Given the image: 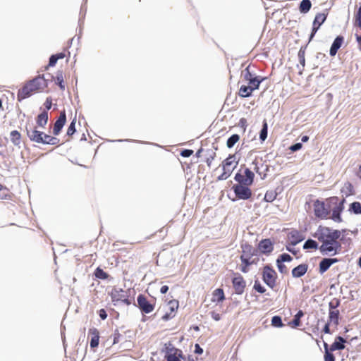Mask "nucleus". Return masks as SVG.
Instances as JSON below:
<instances>
[{"instance_id": "bf43d9fd", "label": "nucleus", "mask_w": 361, "mask_h": 361, "mask_svg": "<svg viewBox=\"0 0 361 361\" xmlns=\"http://www.w3.org/2000/svg\"><path fill=\"white\" fill-rule=\"evenodd\" d=\"M121 336V334H119L118 331H116L114 334V340L113 343L116 344L119 342V338Z\"/></svg>"}, {"instance_id": "58836bf2", "label": "nucleus", "mask_w": 361, "mask_h": 361, "mask_svg": "<svg viewBox=\"0 0 361 361\" xmlns=\"http://www.w3.org/2000/svg\"><path fill=\"white\" fill-rule=\"evenodd\" d=\"M268 125L266 120L263 121L262 128L260 131L259 138L262 141H264L267 137Z\"/></svg>"}, {"instance_id": "5fc2aeb1", "label": "nucleus", "mask_w": 361, "mask_h": 361, "mask_svg": "<svg viewBox=\"0 0 361 361\" xmlns=\"http://www.w3.org/2000/svg\"><path fill=\"white\" fill-rule=\"evenodd\" d=\"M56 56L54 55H51L49 58V65L48 66H54L56 63L58 59L56 58Z\"/></svg>"}, {"instance_id": "9d476101", "label": "nucleus", "mask_w": 361, "mask_h": 361, "mask_svg": "<svg viewBox=\"0 0 361 361\" xmlns=\"http://www.w3.org/2000/svg\"><path fill=\"white\" fill-rule=\"evenodd\" d=\"M137 301L138 307L145 314L152 312L155 307V302H150L147 297L142 294L137 296Z\"/></svg>"}, {"instance_id": "4468645a", "label": "nucleus", "mask_w": 361, "mask_h": 361, "mask_svg": "<svg viewBox=\"0 0 361 361\" xmlns=\"http://www.w3.org/2000/svg\"><path fill=\"white\" fill-rule=\"evenodd\" d=\"M66 122V114L65 110H63L60 112L59 117L57 118L56 122L54 123L53 128V134L56 136L59 135L61 133L63 127L64 126Z\"/></svg>"}, {"instance_id": "c03bdc74", "label": "nucleus", "mask_w": 361, "mask_h": 361, "mask_svg": "<svg viewBox=\"0 0 361 361\" xmlns=\"http://www.w3.org/2000/svg\"><path fill=\"white\" fill-rule=\"evenodd\" d=\"M75 123H76V118H75L69 125L66 134L68 136L73 135L75 132Z\"/></svg>"}, {"instance_id": "774afa93", "label": "nucleus", "mask_w": 361, "mask_h": 361, "mask_svg": "<svg viewBox=\"0 0 361 361\" xmlns=\"http://www.w3.org/2000/svg\"><path fill=\"white\" fill-rule=\"evenodd\" d=\"M213 159H214V157H211L207 159L206 162L209 167L211 166Z\"/></svg>"}, {"instance_id": "6e6d98bb", "label": "nucleus", "mask_w": 361, "mask_h": 361, "mask_svg": "<svg viewBox=\"0 0 361 361\" xmlns=\"http://www.w3.org/2000/svg\"><path fill=\"white\" fill-rule=\"evenodd\" d=\"M239 126L244 130H245L247 126V120L246 118H241L239 121Z\"/></svg>"}, {"instance_id": "c756f323", "label": "nucleus", "mask_w": 361, "mask_h": 361, "mask_svg": "<svg viewBox=\"0 0 361 361\" xmlns=\"http://www.w3.org/2000/svg\"><path fill=\"white\" fill-rule=\"evenodd\" d=\"M54 81L56 85H58L61 90H65V82H64V76L62 71H58L54 78Z\"/></svg>"}, {"instance_id": "39448f33", "label": "nucleus", "mask_w": 361, "mask_h": 361, "mask_svg": "<svg viewBox=\"0 0 361 361\" xmlns=\"http://www.w3.org/2000/svg\"><path fill=\"white\" fill-rule=\"evenodd\" d=\"M238 161H235L234 155H230L224 159L221 164L223 173L217 177L218 180H226L231 175L237 166Z\"/></svg>"}, {"instance_id": "338daca9", "label": "nucleus", "mask_w": 361, "mask_h": 361, "mask_svg": "<svg viewBox=\"0 0 361 361\" xmlns=\"http://www.w3.org/2000/svg\"><path fill=\"white\" fill-rule=\"evenodd\" d=\"M55 56H56V58L58 60L59 59H63L66 56L65 54L62 53V52L61 53H58V54H55Z\"/></svg>"}, {"instance_id": "ea45409f", "label": "nucleus", "mask_w": 361, "mask_h": 361, "mask_svg": "<svg viewBox=\"0 0 361 361\" xmlns=\"http://www.w3.org/2000/svg\"><path fill=\"white\" fill-rule=\"evenodd\" d=\"M350 210L355 214H361V204L359 202H354L350 205Z\"/></svg>"}, {"instance_id": "cd10ccee", "label": "nucleus", "mask_w": 361, "mask_h": 361, "mask_svg": "<svg viewBox=\"0 0 361 361\" xmlns=\"http://www.w3.org/2000/svg\"><path fill=\"white\" fill-rule=\"evenodd\" d=\"M21 138V134L19 131L15 130L10 133V140L15 146L20 147Z\"/></svg>"}, {"instance_id": "6e6552de", "label": "nucleus", "mask_w": 361, "mask_h": 361, "mask_svg": "<svg viewBox=\"0 0 361 361\" xmlns=\"http://www.w3.org/2000/svg\"><path fill=\"white\" fill-rule=\"evenodd\" d=\"M250 185L238 183L233 186L234 193L238 199L248 200L252 196V190L249 188Z\"/></svg>"}, {"instance_id": "473e14b6", "label": "nucleus", "mask_w": 361, "mask_h": 361, "mask_svg": "<svg viewBox=\"0 0 361 361\" xmlns=\"http://www.w3.org/2000/svg\"><path fill=\"white\" fill-rule=\"evenodd\" d=\"M312 7V3L310 0H302L299 6L300 11L302 13H307Z\"/></svg>"}, {"instance_id": "5701e85b", "label": "nucleus", "mask_w": 361, "mask_h": 361, "mask_svg": "<svg viewBox=\"0 0 361 361\" xmlns=\"http://www.w3.org/2000/svg\"><path fill=\"white\" fill-rule=\"evenodd\" d=\"M288 238L292 245H295L303 240L302 234L296 230L290 231Z\"/></svg>"}, {"instance_id": "de8ad7c7", "label": "nucleus", "mask_w": 361, "mask_h": 361, "mask_svg": "<svg viewBox=\"0 0 361 361\" xmlns=\"http://www.w3.org/2000/svg\"><path fill=\"white\" fill-rule=\"evenodd\" d=\"M292 257L286 253H283L281 255L276 261H280V262H290L292 260Z\"/></svg>"}, {"instance_id": "680f3d73", "label": "nucleus", "mask_w": 361, "mask_h": 361, "mask_svg": "<svg viewBox=\"0 0 361 361\" xmlns=\"http://www.w3.org/2000/svg\"><path fill=\"white\" fill-rule=\"evenodd\" d=\"M330 324L331 323L328 322L325 324V326H324V327L323 329V331H322L324 334H331V331H330V328H329Z\"/></svg>"}, {"instance_id": "a19ab883", "label": "nucleus", "mask_w": 361, "mask_h": 361, "mask_svg": "<svg viewBox=\"0 0 361 361\" xmlns=\"http://www.w3.org/2000/svg\"><path fill=\"white\" fill-rule=\"evenodd\" d=\"M94 275L99 279H106L109 277V274L99 267L96 269Z\"/></svg>"}, {"instance_id": "0e129e2a", "label": "nucleus", "mask_w": 361, "mask_h": 361, "mask_svg": "<svg viewBox=\"0 0 361 361\" xmlns=\"http://www.w3.org/2000/svg\"><path fill=\"white\" fill-rule=\"evenodd\" d=\"M195 352L196 353H198V354H202V353L203 350H202V348L200 346V345H199V344H196V345H195Z\"/></svg>"}, {"instance_id": "09e8293b", "label": "nucleus", "mask_w": 361, "mask_h": 361, "mask_svg": "<svg viewBox=\"0 0 361 361\" xmlns=\"http://www.w3.org/2000/svg\"><path fill=\"white\" fill-rule=\"evenodd\" d=\"M255 76H253V75L249 71V68H245V73L243 74V78L245 82L252 80L253 78H255Z\"/></svg>"}, {"instance_id": "8fccbe9b", "label": "nucleus", "mask_w": 361, "mask_h": 361, "mask_svg": "<svg viewBox=\"0 0 361 361\" xmlns=\"http://www.w3.org/2000/svg\"><path fill=\"white\" fill-rule=\"evenodd\" d=\"M298 59H299V61H300V63L302 66H305V51L300 49L299 51H298Z\"/></svg>"}, {"instance_id": "2f4dec72", "label": "nucleus", "mask_w": 361, "mask_h": 361, "mask_svg": "<svg viewBox=\"0 0 361 361\" xmlns=\"http://www.w3.org/2000/svg\"><path fill=\"white\" fill-rule=\"evenodd\" d=\"M13 194L10 190L0 184V200H11Z\"/></svg>"}, {"instance_id": "72a5a7b5", "label": "nucleus", "mask_w": 361, "mask_h": 361, "mask_svg": "<svg viewBox=\"0 0 361 361\" xmlns=\"http://www.w3.org/2000/svg\"><path fill=\"white\" fill-rule=\"evenodd\" d=\"M262 80L263 78H261L260 77L258 76H255V78L247 82V85H248L249 87H252L255 90L259 88V85L262 82Z\"/></svg>"}, {"instance_id": "f8f14e48", "label": "nucleus", "mask_w": 361, "mask_h": 361, "mask_svg": "<svg viewBox=\"0 0 361 361\" xmlns=\"http://www.w3.org/2000/svg\"><path fill=\"white\" fill-rule=\"evenodd\" d=\"M232 283L236 294L241 295L244 293L246 286V282L244 278L240 274H235V277L232 280Z\"/></svg>"}, {"instance_id": "1a4fd4ad", "label": "nucleus", "mask_w": 361, "mask_h": 361, "mask_svg": "<svg viewBox=\"0 0 361 361\" xmlns=\"http://www.w3.org/2000/svg\"><path fill=\"white\" fill-rule=\"evenodd\" d=\"M109 295L112 302H122L126 305L130 303L128 298L127 292L122 288H114Z\"/></svg>"}, {"instance_id": "f03ea898", "label": "nucleus", "mask_w": 361, "mask_h": 361, "mask_svg": "<svg viewBox=\"0 0 361 361\" xmlns=\"http://www.w3.org/2000/svg\"><path fill=\"white\" fill-rule=\"evenodd\" d=\"M343 202L344 200L340 201L336 196L326 199V202L317 200L313 203L314 214L319 219H331L335 222L340 223L342 221Z\"/></svg>"}, {"instance_id": "f257e3e1", "label": "nucleus", "mask_w": 361, "mask_h": 361, "mask_svg": "<svg viewBox=\"0 0 361 361\" xmlns=\"http://www.w3.org/2000/svg\"><path fill=\"white\" fill-rule=\"evenodd\" d=\"M341 232L339 230L319 226L314 236L322 243L319 247L322 255H336L341 250L339 239Z\"/></svg>"}, {"instance_id": "0eeeda50", "label": "nucleus", "mask_w": 361, "mask_h": 361, "mask_svg": "<svg viewBox=\"0 0 361 361\" xmlns=\"http://www.w3.org/2000/svg\"><path fill=\"white\" fill-rule=\"evenodd\" d=\"M255 174L248 168L240 170L235 176V180L238 183H243L245 185H251L254 180Z\"/></svg>"}, {"instance_id": "e433bc0d", "label": "nucleus", "mask_w": 361, "mask_h": 361, "mask_svg": "<svg viewBox=\"0 0 361 361\" xmlns=\"http://www.w3.org/2000/svg\"><path fill=\"white\" fill-rule=\"evenodd\" d=\"M240 140V136L238 134L232 135L226 142V145L228 148H232L236 142Z\"/></svg>"}, {"instance_id": "f704fd0d", "label": "nucleus", "mask_w": 361, "mask_h": 361, "mask_svg": "<svg viewBox=\"0 0 361 361\" xmlns=\"http://www.w3.org/2000/svg\"><path fill=\"white\" fill-rule=\"evenodd\" d=\"M355 23L361 29V6H360L357 14L355 15ZM356 39L357 43L361 44V35H357Z\"/></svg>"}, {"instance_id": "20e7f679", "label": "nucleus", "mask_w": 361, "mask_h": 361, "mask_svg": "<svg viewBox=\"0 0 361 361\" xmlns=\"http://www.w3.org/2000/svg\"><path fill=\"white\" fill-rule=\"evenodd\" d=\"M27 135L32 142L46 145H58L60 140L54 136H51L35 128L32 130H27Z\"/></svg>"}, {"instance_id": "423d86ee", "label": "nucleus", "mask_w": 361, "mask_h": 361, "mask_svg": "<svg viewBox=\"0 0 361 361\" xmlns=\"http://www.w3.org/2000/svg\"><path fill=\"white\" fill-rule=\"evenodd\" d=\"M262 279L269 288L273 289L276 286L277 274L272 267L266 265L262 269Z\"/></svg>"}, {"instance_id": "4be33fe9", "label": "nucleus", "mask_w": 361, "mask_h": 361, "mask_svg": "<svg viewBox=\"0 0 361 361\" xmlns=\"http://www.w3.org/2000/svg\"><path fill=\"white\" fill-rule=\"evenodd\" d=\"M226 299L224 291L222 288H216L212 293V302L221 303Z\"/></svg>"}, {"instance_id": "7c9ffc66", "label": "nucleus", "mask_w": 361, "mask_h": 361, "mask_svg": "<svg viewBox=\"0 0 361 361\" xmlns=\"http://www.w3.org/2000/svg\"><path fill=\"white\" fill-rule=\"evenodd\" d=\"M304 315V313L302 310H299L298 313L295 315L294 319L288 322V326L292 328H297L301 324L300 319Z\"/></svg>"}, {"instance_id": "dca6fc26", "label": "nucleus", "mask_w": 361, "mask_h": 361, "mask_svg": "<svg viewBox=\"0 0 361 361\" xmlns=\"http://www.w3.org/2000/svg\"><path fill=\"white\" fill-rule=\"evenodd\" d=\"M241 248L242 254L240 257L252 258L257 253V250L248 243L241 245Z\"/></svg>"}, {"instance_id": "c9c22d12", "label": "nucleus", "mask_w": 361, "mask_h": 361, "mask_svg": "<svg viewBox=\"0 0 361 361\" xmlns=\"http://www.w3.org/2000/svg\"><path fill=\"white\" fill-rule=\"evenodd\" d=\"M324 348L325 350L324 361H335L334 355L331 353L329 349V345L326 343H324Z\"/></svg>"}, {"instance_id": "052dcab7", "label": "nucleus", "mask_w": 361, "mask_h": 361, "mask_svg": "<svg viewBox=\"0 0 361 361\" xmlns=\"http://www.w3.org/2000/svg\"><path fill=\"white\" fill-rule=\"evenodd\" d=\"M211 316L215 321H219L221 319V314L214 311L211 312Z\"/></svg>"}, {"instance_id": "6ab92c4d", "label": "nucleus", "mask_w": 361, "mask_h": 361, "mask_svg": "<svg viewBox=\"0 0 361 361\" xmlns=\"http://www.w3.org/2000/svg\"><path fill=\"white\" fill-rule=\"evenodd\" d=\"M343 42L344 37L343 36L336 37L330 48L329 54L331 56H334L336 54L338 50L341 47L342 44H343Z\"/></svg>"}, {"instance_id": "603ef678", "label": "nucleus", "mask_w": 361, "mask_h": 361, "mask_svg": "<svg viewBox=\"0 0 361 361\" xmlns=\"http://www.w3.org/2000/svg\"><path fill=\"white\" fill-rule=\"evenodd\" d=\"M193 154L192 149H183L180 152V155L183 157H189Z\"/></svg>"}, {"instance_id": "a878e982", "label": "nucleus", "mask_w": 361, "mask_h": 361, "mask_svg": "<svg viewBox=\"0 0 361 361\" xmlns=\"http://www.w3.org/2000/svg\"><path fill=\"white\" fill-rule=\"evenodd\" d=\"M36 122L39 127L44 128L48 122V112L44 111L39 114L36 118Z\"/></svg>"}, {"instance_id": "79ce46f5", "label": "nucleus", "mask_w": 361, "mask_h": 361, "mask_svg": "<svg viewBox=\"0 0 361 361\" xmlns=\"http://www.w3.org/2000/svg\"><path fill=\"white\" fill-rule=\"evenodd\" d=\"M276 197V193L274 191H267L264 200L267 202H272Z\"/></svg>"}, {"instance_id": "a211bd4d", "label": "nucleus", "mask_w": 361, "mask_h": 361, "mask_svg": "<svg viewBox=\"0 0 361 361\" xmlns=\"http://www.w3.org/2000/svg\"><path fill=\"white\" fill-rule=\"evenodd\" d=\"M338 259L336 258H324L319 262V271L320 274H324L326 272L329 267L334 263L337 262Z\"/></svg>"}, {"instance_id": "2eb2a0df", "label": "nucleus", "mask_w": 361, "mask_h": 361, "mask_svg": "<svg viewBox=\"0 0 361 361\" xmlns=\"http://www.w3.org/2000/svg\"><path fill=\"white\" fill-rule=\"evenodd\" d=\"M165 357L167 361H181L183 358V353L180 349L172 347L167 349Z\"/></svg>"}, {"instance_id": "e2e57ef3", "label": "nucleus", "mask_w": 361, "mask_h": 361, "mask_svg": "<svg viewBox=\"0 0 361 361\" xmlns=\"http://www.w3.org/2000/svg\"><path fill=\"white\" fill-rule=\"evenodd\" d=\"M252 164L255 165L254 166V171L257 173H260L259 171V166H258V161H257V159H255L253 161H252Z\"/></svg>"}, {"instance_id": "412c9836", "label": "nucleus", "mask_w": 361, "mask_h": 361, "mask_svg": "<svg viewBox=\"0 0 361 361\" xmlns=\"http://www.w3.org/2000/svg\"><path fill=\"white\" fill-rule=\"evenodd\" d=\"M242 262L240 265V271L243 273H247L249 271V267L252 264H257L258 262V259H252V258H246V257H240Z\"/></svg>"}, {"instance_id": "a18cd8bd", "label": "nucleus", "mask_w": 361, "mask_h": 361, "mask_svg": "<svg viewBox=\"0 0 361 361\" xmlns=\"http://www.w3.org/2000/svg\"><path fill=\"white\" fill-rule=\"evenodd\" d=\"M253 288L259 293H264L266 292V288L260 283L258 280L255 281Z\"/></svg>"}, {"instance_id": "bb28decb", "label": "nucleus", "mask_w": 361, "mask_h": 361, "mask_svg": "<svg viewBox=\"0 0 361 361\" xmlns=\"http://www.w3.org/2000/svg\"><path fill=\"white\" fill-rule=\"evenodd\" d=\"M254 90V89L247 85H242L238 90V95L243 98L248 97L252 95Z\"/></svg>"}, {"instance_id": "13d9d810", "label": "nucleus", "mask_w": 361, "mask_h": 361, "mask_svg": "<svg viewBox=\"0 0 361 361\" xmlns=\"http://www.w3.org/2000/svg\"><path fill=\"white\" fill-rule=\"evenodd\" d=\"M99 315L102 320H104L107 318V313L104 309H101L99 310Z\"/></svg>"}, {"instance_id": "37998d69", "label": "nucleus", "mask_w": 361, "mask_h": 361, "mask_svg": "<svg viewBox=\"0 0 361 361\" xmlns=\"http://www.w3.org/2000/svg\"><path fill=\"white\" fill-rule=\"evenodd\" d=\"M271 325L275 327H282L283 324L279 316H274L271 319Z\"/></svg>"}, {"instance_id": "864d4df0", "label": "nucleus", "mask_w": 361, "mask_h": 361, "mask_svg": "<svg viewBox=\"0 0 361 361\" xmlns=\"http://www.w3.org/2000/svg\"><path fill=\"white\" fill-rule=\"evenodd\" d=\"M44 105L47 109V111H49L51 108V105H52L51 98L47 97Z\"/></svg>"}, {"instance_id": "4c0bfd02", "label": "nucleus", "mask_w": 361, "mask_h": 361, "mask_svg": "<svg viewBox=\"0 0 361 361\" xmlns=\"http://www.w3.org/2000/svg\"><path fill=\"white\" fill-rule=\"evenodd\" d=\"M318 243L312 239H308L304 244L303 248L304 249H313V250H317L319 249Z\"/></svg>"}, {"instance_id": "49530a36", "label": "nucleus", "mask_w": 361, "mask_h": 361, "mask_svg": "<svg viewBox=\"0 0 361 361\" xmlns=\"http://www.w3.org/2000/svg\"><path fill=\"white\" fill-rule=\"evenodd\" d=\"M340 300L338 298H334L329 303V310H338L337 307L340 305Z\"/></svg>"}, {"instance_id": "4d7b16f0", "label": "nucleus", "mask_w": 361, "mask_h": 361, "mask_svg": "<svg viewBox=\"0 0 361 361\" xmlns=\"http://www.w3.org/2000/svg\"><path fill=\"white\" fill-rule=\"evenodd\" d=\"M302 145L301 143H296L290 147V149L293 152L298 151L302 148Z\"/></svg>"}, {"instance_id": "c85d7f7f", "label": "nucleus", "mask_w": 361, "mask_h": 361, "mask_svg": "<svg viewBox=\"0 0 361 361\" xmlns=\"http://www.w3.org/2000/svg\"><path fill=\"white\" fill-rule=\"evenodd\" d=\"M339 310H329L328 322L333 323L335 326H338L339 323Z\"/></svg>"}, {"instance_id": "393cba45", "label": "nucleus", "mask_w": 361, "mask_h": 361, "mask_svg": "<svg viewBox=\"0 0 361 361\" xmlns=\"http://www.w3.org/2000/svg\"><path fill=\"white\" fill-rule=\"evenodd\" d=\"M346 341L341 336H337L335 341L329 347L330 351L333 352L336 350H343L345 348L344 343Z\"/></svg>"}, {"instance_id": "f3484780", "label": "nucleus", "mask_w": 361, "mask_h": 361, "mask_svg": "<svg viewBox=\"0 0 361 361\" xmlns=\"http://www.w3.org/2000/svg\"><path fill=\"white\" fill-rule=\"evenodd\" d=\"M258 249L263 254H269L274 249L273 243L270 239L262 240L259 243Z\"/></svg>"}, {"instance_id": "aec40b11", "label": "nucleus", "mask_w": 361, "mask_h": 361, "mask_svg": "<svg viewBox=\"0 0 361 361\" xmlns=\"http://www.w3.org/2000/svg\"><path fill=\"white\" fill-rule=\"evenodd\" d=\"M89 335L91 337L90 347L94 348L98 346L99 341V332L96 328H92L89 330Z\"/></svg>"}, {"instance_id": "3c124183", "label": "nucleus", "mask_w": 361, "mask_h": 361, "mask_svg": "<svg viewBox=\"0 0 361 361\" xmlns=\"http://www.w3.org/2000/svg\"><path fill=\"white\" fill-rule=\"evenodd\" d=\"M277 267L281 273L286 274L288 271V269L285 264H283L282 262H280V261H276Z\"/></svg>"}, {"instance_id": "69168bd1", "label": "nucleus", "mask_w": 361, "mask_h": 361, "mask_svg": "<svg viewBox=\"0 0 361 361\" xmlns=\"http://www.w3.org/2000/svg\"><path fill=\"white\" fill-rule=\"evenodd\" d=\"M169 290V287L167 286H163L161 289H160V292L162 293V294H165L167 293Z\"/></svg>"}, {"instance_id": "b1692460", "label": "nucleus", "mask_w": 361, "mask_h": 361, "mask_svg": "<svg viewBox=\"0 0 361 361\" xmlns=\"http://www.w3.org/2000/svg\"><path fill=\"white\" fill-rule=\"evenodd\" d=\"M308 265L307 264H301L292 270V276L295 278H299L304 276L307 271Z\"/></svg>"}, {"instance_id": "ddd939ff", "label": "nucleus", "mask_w": 361, "mask_h": 361, "mask_svg": "<svg viewBox=\"0 0 361 361\" xmlns=\"http://www.w3.org/2000/svg\"><path fill=\"white\" fill-rule=\"evenodd\" d=\"M326 18H327V13H319L315 16L314 20L313 21L312 30L310 40H311L313 38V37L314 36V35L319 30V27L326 20Z\"/></svg>"}, {"instance_id": "9b49d317", "label": "nucleus", "mask_w": 361, "mask_h": 361, "mask_svg": "<svg viewBox=\"0 0 361 361\" xmlns=\"http://www.w3.org/2000/svg\"><path fill=\"white\" fill-rule=\"evenodd\" d=\"M179 307V302L176 300H170L167 305H166L165 314L162 316V319L164 321H167L171 318H173L176 312Z\"/></svg>"}, {"instance_id": "7ed1b4c3", "label": "nucleus", "mask_w": 361, "mask_h": 361, "mask_svg": "<svg viewBox=\"0 0 361 361\" xmlns=\"http://www.w3.org/2000/svg\"><path fill=\"white\" fill-rule=\"evenodd\" d=\"M48 87L47 80L44 75H38L32 80L26 82L24 85L18 90L17 99L18 102L30 97L34 94L44 92Z\"/></svg>"}]
</instances>
